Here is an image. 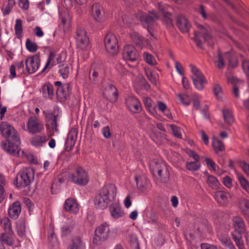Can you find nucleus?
<instances>
[{
    "label": "nucleus",
    "mask_w": 249,
    "mask_h": 249,
    "mask_svg": "<svg viewBox=\"0 0 249 249\" xmlns=\"http://www.w3.org/2000/svg\"><path fill=\"white\" fill-rule=\"evenodd\" d=\"M0 131L2 135L7 139L2 143V149L12 155L19 156L18 145L20 142L17 130L8 123L3 122L0 124Z\"/></svg>",
    "instance_id": "f257e3e1"
},
{
    "label": "nucleus",
    "mask_w": 249,
    "mask_h": 249,
    "mask_svg": "<svg viewBox=\"0 0 249 249\" xmlns=\"http://www.w3.org/2000/svg\"><path fill=\"white\" fill-rule=\"evenodd\" d=\"M117 193L116 187L109 184L102 187L96 195L94 205L96 208L104 210L107 208L110 202L114 201Z\"/></svg>",
    "instance_id": "f03ea898"
},
{
    "label": "nucleus",
    "mask_w": 249,
    "mask_h": 249,
    "mask_svg": "<svg viewBox=\"0 0 249 249\" xmlns=\"http://www.w3.org/2000/svg\"><path fill=\"white\" fill-rule=\"evenodd\" d=\"M40 63L39 54H34L26 58L24 61L16 62L17 70L18 73L28 76L38 70Z\"/></svg>",
    "instance_id": "7ed1b4c3"
},
{
    "label": "nucleus",
    "mask_w": 249,
    "mask_h": 249,
    "mask_svg": "<svg viewBox=\"0 0 249 249\" xmlns=\"http://www.w3.org/2000/svg\"><path fill=\"white\" fill-rule=\"evenodd\" d=\"M136 18L141 21L143 26L146 28L148 32L154 37L152 27L155 21L159 19V13L154 10L149 12V14L139 12L137 14Z\"/></svg>",
    "instance_id": "20e7f679"
},
{
    "label": "nucleus",
    "mask_w": 249,
    "mask_h": 249,
    "mask_svg": "<svg viewBox=\"0 0 249 249\" xmlns=\"http://www.w3.org/2000/svg\"><path fill=\"white\" fill-rule=\"evenodd\" d=\"M149 168L154 176L157 175L160 178V181L166 182L169 178V174L166 170L165 165L160 162L157 160L154 159L149 162Z\"/></svg>",
    "instance_id": "39448f33"
},
{
    "label": "nucleus",
    "mask_w": 249,
    "mask_h": 249,
    "mask_svg": "<svg viewBox=\"0 0 249 249\" xmlns=\"http://www.w3.org/2000/svg\"><path fill=\"white\" fill-rule=\"evenodd\" d=\"M34 172L32 168H26L21 170L18 174L16 181L18 186L24 187L29 185L34 179Z\"/></svg>",
    "instance_id": "423d86ee"
},
{
    "label": "nucleus",
    "mask_w": 249,
    "mask_h": 249,
    "mask_svg": "<svg viewBox=\"0 0 249 249\" xmlns=\"http://www.w3.org/2000/svg\"><path fill=\"white\" fill-rule=\"evenodd\" d=\"M68 179L75 184L86 185L89 181V177L82 167L78 166L73 173L69 174Z\"/></svg>",
    "instance_id": "0eeeda50"
},
{
    "label": "nucleus",
    "mask_w": 249,
    "mask_h": 249,
    "mask_svg": "<svg viewBox=\"0 0 249 249\" xmlns=\"http://www.w3.org/2000/svg\"><path fill=\"white\" fill-rule=\"evenodd\" d=\"M190 68L192 73V78L195 87L201 90L204 84L207 83V80L200 71L195 65L190 64Z\"/></svg>",
    "instance_id": "6e6552de"
},
{
    "label": "nucleus",
    "mask_w": 249,
    "mask_h": 249,
    "mask_svg": "<svg viewBox=\"0 0 249 249\" xmlns=\"http://www.w3.org/2000/svg\"><path fill=\"white\" fill-rule=\"evenodd\" d=\"M197 28L198 31L195 32L194 39L197 46L201 47L203 42H207L209 43V41L212 37L208 31L202 25H198Z\"/></svg>",
    "instance_id": "1a4fd4ad"
},
{
    "label": "nucleus",
    "mask_w": 249,
    "mask_h": 249,
    "mask_svg": "<svg viewBox=\"0 0 249 249\" xmlns=\"http://www.w3.org/2000/svg\"><path fill=\"white\" fill-rule=\"evenodd\" d=\"M109 232V225L107 223H103L98 227L96 229L93 238V243L98 244L99 241H104L107 240L108 237Z\"/></svg>",
    "instance_id": "9d476101"
},
{
    "label": "nucleus",
    "mask_w": 249,
    "mask_h": 249,
    "mask_svg": "<svg viewBox=\"0 0 249 249\" xmlns=\"http://www.w3.org/2000/svg\"><path fill=\"white\" fill-rule=\"evenodd\" d=\"M22 128L30 133L36 134L40 132L44 129V126L36 117L31 116L28 119L27 129H25L24 124L22 126Z\"/></svg>",
    "instance_id": "9b49d317"
},
{
    "label": "nucleus",
    "mask_w": 249,
    "mask_h": 249,
    "mask_svg": "<svg viewBox=\"0 0 249 249\" xmlns=\"http://www.w3.org/2000/svg\"><path fill=\"white\" fill-rule=\"evenodd\" d=\"M122 55L123 59L127 63L133 62L136 65L139 58L136 49L132 45H127L124 47Z\"/></svg>",
    "instance_id": "f8f14e48"
},
{
    "label": "nucleus",
    "mask_w": 249,
    "mask_h": 249,
    "mask_svg": "<svg viewBox=\"0 0 249 249\" xmlns=\"http://www.w3.org/2000/svg\"><path fill=\"white\" fill-rule=\"evenodd\" d=\"M104 43L107 51L111 54L117 53L118 42L116 36L112 33H108L105 37Z\"/></svg>",
    "instance_id": "ddd939ff"
},
{
    "label": "nucleus",
    "mask_w": 249,
    "mask_h": 249,
    "mask_svg": "<svg viewBox=\"0 0 249 249\" xmlns=\"http://www.w3.org/2000/svg\"><path fill=\"white\" fill-rule=\"evenodd\" d=\"M75 39L77 47L82 50H85L89 45V39L85 30L82 27H78L76 32Z\"/></svg>",
    "instance_id": "4468645a"
},
{
    "label": "nucleus",
    "mask_w": 249,
    "mask_h": 249,
    "mask_svg": "<svg viewBox=\"0 0 249 249\" xmlns=\"http://www.w3.org/2000/svg\"><path fill=\"white\" fill-rule=\"evenodd\" d=\"M126 105L130 111L134 113H138L142 109L140 101L134 96H129L126 99Z\"/></svg>",
    "instance_id": "2eb2a0df"
},
{
    "label": "nucleus",
    "mask_w": 249,
    "mask_h": 249,
    "mask_svg": "<svg viewBox=\"0 0 249 249\" xmlns=\"http://www.w3.org/2000/svg\"><path fill=\"white\" fill-rule=\"evenodd\" d=\"M56 86V94L58 98L61 100L67 99L70 93V84L69 83L62 84L60 81H55L54 83Z\"/></svg>",
    "instance_id": "dca6fc26"
},
{
    "label": "nucleus",
    "mask_w": 249,
    "mask_h": 249,
    "mask_svg": "<svg viewBox=\"0 0 249 249\" xmlns=\"http://www.w3.org/2000/svg\"><path fill=\"white\" fill-rule=\"evenodd\" d=\"M90 14L93 18L98 22H101L103 20L104 15L103 7L98 3H94L91 8Z\"/></svg>",
    "instance_id": "f3484780"
},
{
    "label": "nucleus",
    "mask_w": 249,
    "mask_h": 249,
    "mask_svg": "<svg viewBox=\"0 0 249 249\" xmlns=\"http://www.w3.org/2000/svg\"><path fill=\"white\" fill-rule=\"evenodd\" d=\"M169 8V7L164 5L162 3H159V13L163 15V19L166 25L168 26H171L173 25L171 14L168 11Z\"/></svg>",
    "instance_id": "a211bd4d"
},
{
    "label": "nucleus",
    "mask_w": 249,
    "mask_h": 249,
    "mask_svg": "<svg viewBox=\"0 0 249 249\" xmlns=\"http://www.w3.org/2000/svg\"><path fill=\"white\" fill-rule=\"evenodd\" d=\"M213 196L218 204L223 206L227 205L231 199V195L229 193L222 191L215 192Z\"/></svg>",
    "instance_id": "6ab92c4d"
},
{
    "label": "nucleus",
    "mask_w": 249,
    "mask_h": 249,
    "mask_svg": "<svg viewBox=\"0 0 249 249\" xmlns=\"http://www.w3.org/2000/svg\"><path fill=\"white\" fill-rule=\"evenodd\" d=\"M77 130L75 128H72L70 131L65 143V148L67 150H71L74 147L77 140Z\"/></svg>",
    "instance_id": "aec40b11"
},
{
    "label": "nucleus",
    "mask_w": 249,
    "mask_h": 249,
    "mask_svg": "<svg viewBox=\"0 0 249 249\" xmlns=\"http://www.w3.org/2000/svg\"><path fill=\"white\" fill-rule=\"evenodd\" d=\"M232 225L235 233L242 234L246 232L245 224L241 217L239 216L234 217L232 219Z\"/></svg>",
    "instance_id": "412c9836"
},
{
    "label": "nucleus",
    "mask_w": 249,
    "mask_h": 249,
    "mask_svg": "<svg viewBox=\"0 0 249 249\" xmlns=\"http://www.w3.org/2000/svg\"><path fill=\"white\" fill-rule=\"evenodd\" d=\"M109 211L111 216L116 219L122 218L124 215L121 205L118 203H112L109 207Z\"/></svg>",
    "instance_id": "4be33fe9"
},
{
    "label": "nucleus",
    "mask_w": 249,
    "mask_h": 249,
    "mask_svg": "<svg viewBox=\"0 0 249 249\" xmlns=\"http://www.w3.org/2000/svg\"><path fill=\"white\" fill-rule=\"evenodd\" d=\"M41 93L44 98L52 99L54 95L53 86L50 82H46L41 88Z\"/></svg>",
    "instance_id": "5701e85b"
},
{
    "label": "nucleus",
    "mask_w": 249,
    "mask_h": 249,
    "mask_svg": "<svg viewBox=\"0 0 249 249\" xmlns=\"http://www.w3.org/2000/svg\"><path fill=\"white\" fill-rule=\"evenodd\" d=\"M64 208L68 212L76 213L79 211V206L75 199L68 198L65 200Z\"/></svg>",
    "instance_id": "b1692460"
},
{
    "label": "nucleus",
    "mask_w": 249,
    "mask_h": 249,
    "mask_svg": "<svg viewBox=\"0 0 249 249\" xmlns=\"http://www.w3.org/2000/svg\"><path fill=\"white\" fill-rule=\"evenodd\" d=\"M20 203L17 201L11 204L8 209V214L9 216L14 219H17L21 213Z\"/></svg>",
    "instance_id": "393cba45"
},
{
    "label": "nucleus",
    "mask_w": 249,
    "mask_h": 249,
    "mask_svg": "<svg viewBox=\"0 0 249 249\" xmlns=\"http://www.w3.org/2000/svg\"><path fill=\"white\" fill-rule=\"evenodd\" d=\"M75 226V222L73 220H67L61 227V236H68L73 230Z\"/></svg>",
    "instance_id": "a878e982"
},
{
    "label": "nucleus",
    "mask_w": 249,
    "mask_h": 249,
    "mask_svg": "<svg viewBox=\"0 0 249 249\" xmlns=\"http://www.w3.org/2000/svg\"><path fill=\"white\" fill-rule=\"evenodd\" d=\"M103 96L107 99L112 97V100L116 101L118 96L117 89L113 85L110 84L108 85V88L103 92Z\"/></svg>",
    "instance_id": "bb28decb"
},
{
    "label": "nucleus",
    "mask_w": 249,
    "mask_h": 249,
    "mask_svg": "<svg viewBox=\"0 0 249 249\" xmlns=\"http://www.w3.org/2000/svg\"><path fill=\"white\" fill-rule=\"evenodd\" d=\"M177 24L182 32H187L189 30L190 24L185 17L179 15L177 18Z\"/></svg>",
    "instance_id": "cd10ccee"
},
{
    "label": "nucleus",
    "mask_w": 249,
    "mask_h": 249,
    "mask_svg": "<svg viewBox=\"0 0 249 249\" xmlns=\"http://www.w3.org/2000/svg\"><path fill=\"white\" fill-rule=\"evenodd\" d=\"M135 181L137 188L141 191H143L149 187V182L144 176L135 177Z\"/></svg>",
    "instance_id": "c85d7f7f"
},
{
    "label": "nucleus",
    "mask_w": 249,
    "mask_h": 249,
    "mask_svg": "<svg viewBox=\"0 0 249 249\" xmlns=\"http://www.w3.org/2000/svg\"><path fill=\"white\" fill-rule=\"evenodd\" d=\"M143 104L149 113L153 116L157 115V105L153 102L151 99L145 97L143 99Z\"/></svg>",
    "instance_id": "c756f323"
},
{
    "label": "nucleus",
    "mask_w": 249,
    "mask_h": 249,
    "mask_svg": "<svg viewBox=\"0 0 249 249\" xmlns=\"http://www.w3.org/2000/svg\"><path fill=\"white\" fill-rule=\"evenodd\" d=\"M56 64L57 62L56 60V54L54 52H51L48 58V60L41 72H43L46 71H48L52 67Z\"/></svg>",
    "instance_id": "7c9ffc66"
},
{
    "label": "nucleus",
    "mask_w": 249,
    "mask_h": 249,
    "mask_svg": "<svg viewBox=\"0 0 249 249\" xmlns=\"http://www.w3.org/2000/svg\"><path fill=\"white\" fill-rule=\"evenodd\" d=\"M47 141L45 135H36L32 138L31 140V143L35 147H40L43 145Z\"/></svg>",
    "instance_id": "2f4dec72"
},
{
    "label": "nucleus",
    "mask_w": 249,
    "mask_h": 249,
    "mask_svg": "<svg viewBox=\"0 0 249 249\" xmlns=\"http://www.w3.org/2000/svg\"><path fill=\"white\" fill-rule=\"evenodd\" d=\"M12 233L13 232H7L2 233L0 236L1 242L8 246H13L14 243V240L12 236Z\"/></svg>",
    "instance_id": "473e14b6"
},
{
    "label": "nucleus",
    "mask_w": 249,
    "mask_h": 249,
    "mask_svg": "<svg viewBox=\"0 0 249 249\" xmlns=\"http://www.w3.org/2000/svg\"><path fill=\"white\" fill-rule=\"evenodd\" d=\"M218 239L221 243L229 249H233L234 246L230 238L226 234L218 235Z\"/></svg>",
    "instance_id": "72a5a7b5"
},
{
    "label": "nucleus",
    "mask_w": 249,
    "mask_h": 249,
    "mask_svg": "<svg viewBox=\"0 0 249 249\" xmlns=\"http://www.w3.org/2000/svg\"><path fill=\"white\" fill-rule=\"evenodd\" d=\"M130 37L132 41L138 46H141L144 42V38L139 33L133 32L130 34Z\"/></svg>",
    "instance_id": "f704fd0d"
},
{
    "label": "nucleus",
    "mask_w": 249,
    "mask_h": 249,
    "mask_svg": "<svg viewBox=\"0 0 249 249\" xmlns=\"http://www.w3.org/2000/svg\"><path fill=\"white\" fill-rule=\"evenodd\" d=\"M70 72V68L67 64H62L59 65L58 72L64 79L67 78Z\"/></svg>",
    "instance_id": "c9c22d12"
},
{
    "label": "nucleus",
    "mask_w": 249,
    "mask_h": 249,
    "mask_svg": "<svg viewBox=\"0 0 249 249\" xmlns=\"http://www.w3.org/2000/svg\"><path fill=\"white\" fill-rule=\"evenodd\" d=\"M229 81L233 85V94L236 97L239 96L238 86V85L242 84V82L235 77H232L229 79Z\"/></svg>",
    "instance_id": "e433bc0d"
},
{
    "label": "nucleus",
    "mask_w": 249,
    "mask_h": 249,
    "mask_svg": "<svg viewBox=\"0 0 249 249\" xmlns=\"http://www.w3.org/2000/svg\"><path fill=\"white\" fill-rule=\"evenodd\" d=\"M143 58L147 64L151 66H155L158 64L155 58L152 54L147 52L143 53Z\"/></svg>",
    "instance_id": "4c0bfd02"
},
{
    "label": "nucleus",
    "mask_w": 249,
    "mask_h": 249,
    "mask_svg": "<svg viewBox=\"0 0 249 249\" xmlns=\"http://www.w3.org/2000/svg\"><path fill=\"white\" fill-rule=\"evenodd\" d=\"M213 148L216 153L222 152L225 150L223 143L217 138H213L212 142Z\"/></svg>",
    "instance_id": "58836bf2"
},
{
    "label": "nucleus",
    "mask_w": 249,
    "mask_h": 249,
    "mask_svg": "<svg viewBox=\"0 0 249 249\" xmlns=\"http://www.w3.org/2000/svg\"><path fill=\"white\" fill-rule=\"evenodd\" d=\"M207 183L209 186L213 189L217 190L219 188V182L217 178L212 175H209L208 176Z\"/></svg>",
    "instance_id": "ea45409f"
},
{
    "label": "nucleus",
    "mask_w": 249,
    "mask_h": 249,
    "mask_svg": "<svg viewBox=\"0 0 249 249\" xmlns=\"http://www.w3.org/2000/svg\"><path fill=\"white\" fill-rule=\"evenodd\" d=\"M84 245L81 238L76 237L72 240V244L69 246L68 249H84Z\"/></svg>",
    "instance_id": "a19ab883"
},
{
    "label": "nucleus",
    "mask_w": 249,
    "mask_h": 249,
    "mask_svg": "<svg viewBox=\"0 0 249 249\" xmlns=\"http://www.w3.org/2000/svg\"><path fill=\"white\" fill-rule=\"evenodd\" d=\"M232 236L236 245L238 247L239 249H243L244 248V244L241 237V234L233 233Z\"/></svg>",
    "instance_id": "79ce46f5"
},
{
    "label": "nucleus",
    "mask_w": 249,
    "mask_h": 249,
    "mask_svg": "<svg viewBox=\"0 0 249 249\" xmlns=\"http://www.w3.org/2000/svg\"><path fill=\"white\" fill-rule=\"evenodd\" d=\"M145 72L149 80L154 84H156L158 74L149 67L145 68Z\"/></svg>",
    "instance_id": "37998d69"
},
{
    "label": "nucleus",
    "mask_w": 249,
    "mask_h": 249,
    "mask_svg": "<svg viewBox=\"0 0 249 249\" xmlns=\"http://www.w3.org/2000/svg\"><path fill=\"white\" fill-rule=\"evenodd\" d=\"M201 164L199 160H195L194 161L187 162L186 163V168L189 171H194L198 170Z\"/></svg>",
    "instance_id": "c03bdc74"
},
{
    "label": "nucleus",
    "mask_w": 249,
    "mask_h": 249,
    "mask_svg": "<svg viewBox=\"0 0 249 249\" xmlns=\"http://www.w3.org/2000/svg\"><path fill=\"white\" fill-rule=\"evenodd\" d=\"M222 112L225 122L228 124H231L233 122V118L231 111L228 109H224Z\"/></svg>",
    "instance_id": "a18cd8bd"
},
{
    "label": "nucleus",
    "mask_w": 249,
    "mask_h": 249,
    "mask_svg": "<svg viewBox=\"0 0 249 249\" xmlns=\"http://www.w3.org/2000/svg\"><path fill=\"white\" fill-rule=\"evenodd\" d=\"M17 231L19 236L22 237L25 233V226L23 221H18L17 223Z\"/></svg>",
    "instance_id": "49530a36"
},
{
    "label": "nucleus",
    "mask_w": 249,
    "mask_h": 249,
    "mask_svg": "<svg viewBox=\"0 0 249 249\" xmlns=\"http://www.w3.org/2000/svg\"><path fill=\"white\" fill-rule=\"evenodd\" d=\"M116 19L117 20V22L119 24L121 25V23L123 22L124 24L126 25L127 26H131V25L133 23V21H129L127 18V17L126 16H123V15L118 17H115Z\"/></svg>",
    "instance_id": "de8ad7c7"
},
{
    "label": "nucleus",
    "mask_w": 249,
    "mask_h": 249,
    "mask_svg": "<svg viewBox=\"0 0 249 249\" xmlns=\"http://www.w3.org/2000/svg\"><path fill=\"white\" fill-rule=\"evenodd\" d=\"M0 223L2 224L3 228L4 229L5 232H13L10 220L8 218L4 217L2 219H1Z\"/></svg>",
    "instance_id": "09e8293b"
},
{
    "label": "nucleus",
    "mask_w": 249,
    "mask_h": 249,
    "mask_svg": "<svg viewBox=\"0 0 249 249\" xmlns=\"http://www.w3.org/2000/svg\"><path fill=\"white\" fill-rule=\"evenodd\" d=\"M178 100L181 103L185 106H188L190 104V99L189 96L186 93L179 94L177 95Z\"/></svg>",
    "instance_id": "8fccbe9b"
},
{
    "label": "nucleus",
    "mask_w": 249,
    "mask_h": 249,
    "mask_svg": "<svg viewBox=\"0 0 249 249\" xmlns=\"http://www.w3.org/2000/svg\"><path fill=\"white\" fill-rule=\"evenodd\" d=\"M26 47L27 49L31 53L36 52L38 49L37 44L31 41L29 39H27L26 42Z\"/></svg>",
    "instance_id": "3c124183"
},
{
    "label": "nucleus",
    "mask_w": 249,
    "mask_h": 249,
    "mask_svg": "<svg viewBox=\"0 0 249 249\" xmlns=\"http://www.w3.org/2000/svg\"><path fill=\"white\" fill-rule=\"evenodd\" d=\"M238 180L242 187L249 193V183L247 179L243 176H239Z\"/></svg>",
    "instance_id": "603ef678"
},
{
    "label": "nucleus",
    "mask_w": 249,
    "mask_h": 249,
    "mask_svg": "<svg viewBox=\"0 0 249 249\" xmlns=\"http://www.w3.org/2000/svg\"><path fill=\"white\" fill-rule=\"evenodd\" d=\"M15 30L17 36H20L22 32V24L20 19H16Z\"/></svg>",
    "instance_id": "864d4df0"
},
{
    "label": "nucleus",
    "mask_w": 249,
    "mask_h": 249,
    "mask_svg": "<svg viewBox=\"0 0 249 249\" xmlns=\"http://www.w3.org/2000/svg\"><path fill=\"white\" fill-rule=\"evenodd\" d=\"M216 63L217 68L219 69H222L225 66L224 62V58L222 57L221 52L219 51L217 54V59L215 62Z\"/></svg>",
    "instance_id": "5fc2aeb1"
},
{
    "label": "nucleus",
    "mask_w": 249,
    "mask_h": 249,
    "mask_svg": "<svg viewBox=\"0 0 249 249\" xmlns=\"http://www.w3.org/2000/svg\"><path fill=\"white\" fill-rule=\"evenodd\" d=\"M205 161L208 167L210 169L211 168L213 171H216L217 169L218 168V166L210 159L206 158Z\"/></svg>",
    "instance_id": "6e6d98bb"
},
{
    "label": "nucleus",
    "mask_w": 249,
    "mask_h": 249,
    "mask_svg": "<svg viewBox=\"0 0 249 249\" xmlns=\"http://www.w3.org/2000/svg\"><path fill=\"white\" fill-rule=\"evenodd\" d=\"M129 240L132 245L137 248V249L139 248L138 240L137 235L134 233H132L129 235Z\"/></svg>",
    "instance_id": "4d7b16f0"
},
{
    "label": "nucleus",
    "mask_w": 249,
    "mask_h": 249,
    "mask_svg": "<svg viewBox=\"0 0 249 249\" xmlns=\"http://www.w3.org/2000/svg\"><path fill=\"white\" fill-rule=\"evenodd\" d=\"M213 91L217 99L218 100L221 99L222 97V90L220 86L218 85H215L213 89Z\"/></svg>",
    "instance_id": "13d9d810"
},
{
    "label": "nucleus",
    "mask_w": 249,
    "mask_h": 249,
    "mask_svg": "<svg viewBox=\"0 0 249 249\" xmlns=\"http://www.w3.org/2000/svg\"><path fill=\"white\" fill-rule=\"evenodd\" d=\"M170 127L172 130L174 135L178 138H181V133L180 129L179 127L174 124H171Z\"/></svg>",
    "instance_id": "bf43d9fd"
},
{
    "label": "nucleus",
    "mask_w": 249,
    "mask_h": 249,
    "mask_svg": "<svg viewBox=\"0 0 249 249\" xmlns=\"http://www.w3.org/2000/svg\"><path fill=\"white\" fill-rule=\"evenodd\" d=\"M91 68L97 72L99 74H102L104 72V67L102 65L97 63H93Z\"/></svg>",
    "instance_id": "052dcab7"
},
{
    "label": "nucleus",
    "mask_w": 249,
    "mask_h": 249,
    "mask_svg": "<svg viewBox=\"0 0 249 249\" xmlns=\"http://www.w3.org/2000/svg\"><path fill=\"white\" fill-rule=\"evenodd\" d=\"M242 68L247 77L249 78V61L244 60L242 61Z\"/></svg>",
    "instance_id": "680f3d73"
},
{
    "label": "nucleus",
    "mask_w": 249,
    "mask_h": 249,
    "mask_svg": "<svg viewBox=\"0 0 249 249\" xmlns=\"http://www.w3.org/2000/svg\"><path fill=\"white\" fill-rule=\"evenodd\" d=\"M18 5L22 9L27 10L29 7V1L28 0H18Z\"/></svg>",
    "instance_id": "e2e57ef3"
},
{
    "label": "nucleus",
    "mask_w": 249,
    "mask_h": 249,
    "mask_svg": "<svg viewBox=\"0 0 249 249\" xmlns=\"http://www.w3.org/2000/svg\"><path fill=\"white\" fill-rule=\"evenodd\" d=\"M102 134L104 138L108 139L111 136L110 128L108 126L104 127L102 129Z\"/></svg>",
    "instance_id": "0e129e2a"
},
{
    "label": "nucleus",
    "mask_w": 249,
    "mask_h": 249,
    "mask_svg": "<svg viewBox=\"0 0 249 249\" xmlns=\"http://www.w3.org/2000/svg\"><path fill=\"white\" fill-rule=\"evenodd\" d=\"M66 58V54L64 52H61L59 54H56V60L57 64L64 62Z\"/></svg>",
    "instance_id": "69168bd1"
},
{
    "label": "nucleus",
    "mask_w": 249,
    "mask_h": 249,
    "mask_svg": "<svg viewBox=\"0 0 249 249\" xmlns=\"http://www.w3.org/2000/svg\"><path fill=\"white\" fill-rule=\"evenodd\" d=\"M175 67L179 75L181 76L184 75L183 67L180 63L176 61L175 63Z\"/></svg>",
    "instance_id": "338daca9"
},
{
    "label": "nucleus",
    "mask_w": 249,
    "mask_h": 249,
    "mask_svg": "<svg viewBox=\"0 0 249 249\" xmlns=\"http://www.w3.org/2000/svg\"><path fill=\"white\" fill-rule=\"evenodd\" d=\"M223 183L227 188H230L232 186V180L228 176H226L223 178Z\"/></svg>",
    "instance_id": "774afa93"
}]
</instances>
